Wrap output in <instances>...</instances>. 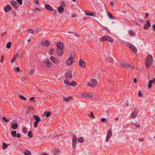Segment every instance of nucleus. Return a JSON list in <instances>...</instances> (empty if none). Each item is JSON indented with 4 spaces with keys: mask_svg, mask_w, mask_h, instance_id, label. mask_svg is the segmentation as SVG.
Segmentation results:
<instances>
[{
    "mask_svg": "<svg viewBox=\"0 0 155 155\" xmlns=\"http://www.w3.org/2000/svg\"><path fill=\"white\" fill-rule=\"evenodd\" d=\"M121 66H122L124 67L127 68L130 67V64L127 63L125 64H120Z\"/></svg>",
    "mask_w": 155,
    "mask_h": 155,
    "instance_id": "5701e85b",
    "label": "nucleus"
},
{
    "mask_svg": "<svg viewBox=\"0 0 155 155\" xmlns=\"http://www.w3.org/2000/svg\"><path fill=\"white\" fill-rule=\"evenodd\" d=\"M2 147L3 149L5 150L7 147L8 145L7 144L3 142L2 143Z\"/></svg>",
    "mask_w": 155,
    "mask_h": 155,
    "instance_id": "4c0bfd02",
    "label": "nucleus"
},
{
    "mask_svg": "<svg viewBox=\"0 0 155 155\" xmlns=\"http://www.w3.org/2000/svg\"><path fill=\"white\" fill-rule=\"evenodd\" d=\"M45 8L47 10L50 11H52L54 10V9L48 4H46L45 5Z\"/></svg>",
    "mask_w": 155,
    "mask_h": 155,
    "instance_id": "a211bd4d",
    "label": "nucleus"
},
{
    "mask_svg": "<svg viewBox=\"0 0 155 155\" xmlns=\"http://www.w3.org/2000/svg\"><path fill=\"white\" fill-rule=\"evenodd\" d=\"M28 31L31 34H33L34 32V31L32 29H29L28 30Z\"/></svg>",
    "mask_w": 155,
    "mask_h": 155,
    "instance_id": "a18cd8bd",
    "label": "nucleus"
},
{
    "mask_svg": "<svg viewBox=\"0 0 155 155\" xmlns=\"http://www.w3.org/2000/svg\"><path fill=\"white\" fill-rule=\"evenodd\" d=\"M39 121L35 120V121L34 123V126H37L38 124L39 123Z\"/></svg>",
    "mask_w": 155,
    "mask_h": 155,
    "instance_id": "8fccbe9b",
    "label": "nucleus"
},
{
    "mask_svg": "<svg viewBox=\"0 0 155 155\" xmlns=\"http://www.w3.org/2000/svg\"><path fill=\"white\" fill-rule=\"evenodd\" d=\"M51 61L56 64H57L58 62V61L56 59L54 56H51L50 58Z\"/></svg>",
    "mask_w": 155,
    "mask_h": 155,
    "instance_id": "dca6fc26",
    "label": "nucleus"
},
{
    "mask_svg": "<svg viewBox=\"0 0 155 155\" xmlns=\"http://www.w3.org/2000/svg\"><path fill=\"white\" fill-rule=\"evenodd\" d=\"M99 40L101 42H103L104 41H109L111 43L114 42L113 39L110 36L108 35H105L100 38Z\"/></svg>",
    "mask_w": 155,
    "mask_h": 155,
    "instance_id": "f03ea898",
    "label": "nucleus"
},
{
    "mask_svg": "<svg viewBox=\"0 0 155 155\" xmlns=\"http://www.w3.org/2000/svg\"><path fill=\"white\" fill-rule=\"evenodd\" d=\"M138 96L139 97H141L142 96V94L140 91H139L138 92Z\"/></svg>",
    "mask_w": 155,
    "mask_h": 155,
    "instance_id": "3c124183",
    "label": "nucleus"
},
{
    "mask_svg": "<svg viewBox=\"0 0 155 155\" xmlns=\"http://www.w3.org/2000/svg\"><path fill=\"white\" fill-rule=\"evenodd\" d=\"M35 97H31L30 98V100H34V101H35V102H36V101L35 99Z\"/></svg>",
    "mask_w": 155,
    "mask_h": 155,
    "instance_id": "13d9d810",
    "label": "nucleus"
},
{
    "mask_svg": "<svg viewBox=\"0 0 155 155\" xmlns=\"http://www.w3.org/2000/svg\"><path fill=\"white\" fill-rule=\"evenodd\" d=\"M66 79H70L72 77L71 71L69 70L67 71L65 74Z\"/></svg>",
    "mask_w": 155,
    "mask_h": 155,
    "instance_id": "0eeeda50",
    "label": "nucleus"
},
{
    "mask_svg": "<svg viewBox=\"0 0 155 155\" xmlns=\"http://www.w3.org/2000/svg\"><path fill=\"white\" fill-rule=\"evenodd\" d=\"M127 46L134 53L137 52V50L136 48L133 45L128 43L127 45Z\"/></svg>",
    "mask_w": 155,
    "mask_h": 155,
    "instance_id": "423d86ee",
    "label": "nucleus"
},
{
    "mask_svg": "<svg viewBox=\"0 0 155 155\" xmlns=\"http://www.w3.org/2000/svg\"><path fill=\"white\" fill-rule=\"evenodd\" d=\"M64 11V8L63 6H59L58 8V11L59 13L62 12Z\"/></svg>",
    "mask_w": 155,
    "mask_h": 155,
    "instance_id": "b1692460",
    "label": "nucleus"
},
{
    "mask_svg": "<svg viewBox=\"0 0 155 155\" xmlns=\"http://www.w3.org/2000/svg\"><path fill=\"white\" fill-rule=\"evenodd\" d=\"M69 85L70 86H75L76 85L77 83L74 81H73L70 82Z\"/></svg>",
    "mask_w": 155,
    "mask_h": 155,
    "instance_id": "cd10ccee",
    "label": "nucleus"
},
{
    "mask_svg": "<svg viewBox=\"0 0 155 155\" xmlns=\"http://www.w3.org/2000/svg\"><path fill=\"white\" fill-rule=\"evenodd\" d=\"M72 141H77V137L75 135H74L73 136V138H72Z\"/></svg>",
    "mask_w": 155,
    "mask_h": 155,
    "instance_id": "c03bdc74",
    "label": "nucleus"
},
{
    "mask_svg": "<svg viewBox=\"0 0 155 155\" xmlns=\"http://www.w3.org/2000/svg\"><path fill=\"white\" fill-rule=\"evenodd\" d=\"M35 3L36 4V5H38L39 2V1L38 0H34Z\"/></svg>",
    "mask_w": 155,
    "mask_h": 155,
    "instance_id": "4d7b16f0",
    "label": "nucleus"
},
{
    "mask_svg": "<svg viewBox=\"0 0 155 155\" xmlns=\"http://www.w3.org/2000/svg\"><path fill=\"white\" fill-rule=\"evenodd\" d=\"M112 135V132L111 130H107V134L106 137V142H108Z\"/></svg>",
    "mask_w": 155,
    "mask_h": 155,
    "instance_id": "6e6552de",
    "label": "nucleus"
},
{
    "mask_svg": "<svg viewBox=\"0 0 155 155\" xmlns=\"http://www.w3.org/2000/svg\"><path fill=\"white\" fill-rule=\"evenodd\" d=\"M54 51V50L53 48L51 49V50L49 51L48 52L49 54L50 55H52L53 54L52 53Z\"/></svg>",
    "mask_w": 155,
    "mask_h": 155,
    "instance_id": "37998d69",
    "label": "nucleus"
},
{
    "mask_svg": "<svg viewBox=\"0 0 155 155\" xmlns=\"http://www.w3.org/2000/svg\"><path fill=\"white\" fill-rule=\"evenodd\" d=\"M19 97L21 99L25 101L27 100V98L22 95H20L19 96Z\"/></svg>",
    "mask_w": 155,
    "mask_h": 155,
    "instance_id": "e433bc0d",
    "label": "nucleus"
},
{
    "mask_svg": "<svg viewBox=\"0 0 155 155\" xmlns=\"http://www.w3.org/2000/svg\"><path fill=\"white\" fill-rule=\"evenodd\" d=\"M28 131V129L26 127H24L23 128V131L24 134L26 133Z\"/></svg>",
    "mask_w": 155,
    "mask_h": 155,
    "instance_id": "58836bf2",
    "label": "nucleus"
},
{
    "mask_svg": "<svg viewBox=\"0 0 155 155\" xmlns=\"http://www.w3.org/2000/svg\"><path fill=\"white\" fill-rule=\"evenodd\" d=\"M129 35L132 36H134L135 34L134 32L131 30H130L129 31Z\"/></svg>",
    "mask_w": 155,
    "mask_h": 155,
    "instance_id": "7c9ffc66",
    "label": "nucleus"
},
{
    "mask_svg": "<svg viewBox=\"0 0 155 155\" xmlns=\"http://www.w3.org/2000/svg\"><path fill=\"white\" fill-rule=\"evenodd\" d=\"M3 60H4V56L3 55H2L1 57V59L0 60L1 62L2 63L3 61Z\"/></svg>",
    "mask_w": 155,
    "mask_h": 155,
    "instance_id": "5fc2aeb1",
    "label": "nucleus"
},
{
    "mask_svg": "<svg viewBox=\"0 0 155 155\" xmlns=\"http://www.w3.org/2000/svg\"><path fill=\"white\" fill-rule=\"evenodd\" d=\"M78 141L80 143H83L84 141V140L83 137H80L78 139Z\"/></svg>",
    "mask_w": 155,
    "mask_h": 155,
    "instance_id": "72a5a7b5",
    "label": "nucleus"
},
{
    "mask_svg": "<svg viewBox=\"0 0 155 155\" xmlns=\"http://www.w3.org/2000/svg\"><path fill=\"white\" fill-rule=\"evenodd\" d=\"M26 80V78L25 77V76H23L22 78H21V80L22 81H25Z\"/></svg>",
    "mask_w": 155,
    "mask_h": 155,
    "instance_id": "864d4df0",
    "label": "nucleus"
},
{
    "mask_svg": "<svg viewBox=\"0 0 155 155\" xmlns=\"http://www.w3.org/2000/svg\"><path fill=\"white\" fill-rule=\"evenodd\" d=\"M15 70L17 72H19L20 71V69L19 67H16L15 69Z\"/></svg>",
    "mask_w": 155,
    "mask_h": 155,
    "instance_id": "de8ad7c7",
    "label": "nucleus"
},
{
    "mask_svg": "<svg viewBox=\"0 0 155 155\" xmlns=\"http://www.w3.org/2000/svg\"><path fill=\"white\" fill-rule=\"evenodd\" d=\"M28 110H33V108L30 106L28 107Z\"/></svg>",
    "mask_w": 155,
    "mask_h": 155,
    "instance_id": "338daca9",
    "label": "nucleus"
},
{
    "mask_svg": "<svg viewBox=\"0 0 155 155\" xmlns=\"http://www.w3.org/2000/svg\"><path fill=\"white\" fill-rule=\"evenodd\" d=\"M107 15L108 17L111 19H113L114 18V17L113 16L112 14L108 12H107Z\"/></svg>",
    "mask_w": 155,
    "mask_h": 155,
    "instance_id": "473e14b6",
    "label": "nucleus"
},
{
    "mask_svg": "<svg viewBox=\"0 0 155 155\" xmlns=\"http://www.w3.org/2000/svg\"><path fill=\"white\" fill-rule=\"evenodd\" d=\"M43 64L44 66H46L48 68H51L52 67V64L49 61L47 58L44 59L43 62Z\"/></svg>",
    "mask_w": 155,
    "mask_h": 155,
    "instance_id": "39448f33",
    "label": "nucleus"
},
{
    "mask_svg": "<svg viewBox=\"0 0 155 155\" xmlns=\"http://www.w3.org/2000/svg\"><path fill=\"white\" fill-rule=\"evenodd\" d=\"M11 9L12 7L9 5H6L4 9V11L6 12H8V11L11 10Z\"/></svg>",
    "mask_w": 155,
    "mask_h": 155,
    "instance_id": "f3484780",
    "label": "nucleus"
},
{
    "mask_svg": "<svg viewBox=\"0 0 155 155\" xmlns=\"http://www.w3.org/2000/svg\"><path fill=\"white\" fill-rule=\"evenodd\" d=\"M16 59L15 58H14V57H13V58H12V61H11V62L12 63H13L14 61H15V60H16Z\"/></svg>",
    "mask_w": 155,
    "mask_h": 155,
    "instance_id": "052dcab7",
    "label": "nucleus"
},
{
    "mask_svg": "<svg viewBox=\"0 0 155 155\" xmlns=\"http://www.w3.org/2000/svg\"><path fill=\"white\" fill-rule=\"evenodd\" d=\"M75 54L74 52H71L70 54L71 57L67 60L66 63L68 65H71L73 63V60L74 58Z\"/></svg>",
    "mask_w": 155,
    "mask_h": 155,
    "instance_id": "7ed1b4c3",
    "label": "nucleus"
},
{
    "mask_svg": "<svg viewBox=\"0 0 155 155\" xmlns=\"http://www.w3.org/2000/svg\"><path fill=\"white\" fill-rule=\"evenodd\" d=\"M73 98L71 96H69L68 97H63V101H65L66 102H68L71 101V100Z\"/></svg>",
    "mask_w": 155,
    "mask_h": 155,
    "instance_id": "aec40b11",
    "label": "nucleus"
},
{
    "mask_svg": "<svg viewBox=\"0 0 155 155\" xmlns=\"http://www.w3.org/2000/svg\"><path fill=\"white\" fill-rule=\"evenodd\" d=\"M10 4L13 7L16 9H17L19 7L18 4L15 1L13 0H11L10 1Z\"/></svg>",
    "mask_w": 155,
    "mask_h": 155,
    "instance_id": "9b49d317",
    "label": "nucleus"
},
{
    "mask_svg": "<svg viewBox=\"0 0 155 155\" xmlns=\"http://www.w3.org/2000/svg\"><path fill=\"white\" fill-rule=\"evenodd\" d=\"M41 45L42 46H45L47 47H48L50 45V42L46 40L45 41L41 42Z\"/></svg>",
    "mask_w": 155,
    "mask_h": 155,
    "instance_id": "4468645a",
    "label": "nucleus"
},
{
    "mask_svg": "<svg viewBox=\"0 0 155 155\" xmlns=\"http://www.w3.org/2000/svg\"><path fill=\"white\" fill-rule=\"evenodd\" d=\"M87 94L82 93L81 94V95L82 97H87Z\"/></svg>",
    "mask_w": 155,
    "mask_h": 155,
    "instance_id": "49530a36",
    "label": "nucleus"
},
{
    "mask_svg": "<svg viewBox=\"0 0 155 155\" xmlns=\"http://www.w3.org/2000/svg\"><path fill=\"white\" fill-rule=\"evenodd\" d=\"M106 61L110 63H112L113 62V59L112 58L110 57L107 58Z\"/></svg>",
    "mask_w": 155,
    "mask_h": 155,
    "instance_id": "4be33fe9",
    "label": "nucleus"
},
{
    "mask_svg": "<svg viewBox=\"0 0 155 155\" xmlns=\"http://www.w3.org/2000/svg\"><path fill=\"white\" fill-rule=\"evenodd\" d=\"M17 119H16L12 121L10 123L12 124L11 126H18V124L17 123Z\"/></svg>",
    "mask_w": 155,
    "mask_h": 155,
    "instance_id": "412c9836",
    "label": "nucleus"
},
{
    "mask_svg": "<svg viewBox=\"0 0 155 155\" xmlns=\"http://www.w3.org/2000/svg\"><path fill=\"white\" fill-rule=\"evenodd\" d=\"M146 23V24L144 26V28L145 30L147 29L148 28L150 27L151 26V24L149 20H147Z\"/></svg>",
    "mask_w": 155,
    "mask_h": 155,
    "instance_id": "2eb2a0df",
    "label": "nucleus"
},
{
    "mask_svg": "<svg viewBox=\"0 0 155 155\" xmlns=\"http://www.w3.org/2000/svg\"><path fill=\"white\" fill-rule=\"evenodd\" d=\"M101 121L104 122L106 120L105 118H103L101 119Z\"/></svg>",
    "mask_w": 155,
    "mask_h": 155,
    "instance_id": "e2e57ef3",
    "label": "nucleus"
},
{
    "mask_svg": "<svg viewBox=\"0 0 155 155\" xmlns=\"http://www.w3.org/2000/svg\"><path fill=\"white\" fill-rule=\"evenodd\" d=\"M153 30L154 31H155V24H153L152 25Z\"/></svg>",
    "mask_w": 155,
    "mask_h": 155,
    "instance_id": "69168bd1",
    "label": "nucleus"
},
{
    "mask_svg": "<svg viewBox=\"0 0 155 155\" xmlns=\"http://www.w3.org/2000/svg\"><path fill=\"white\" fill-rule=\"evenodd\" d=\"M90 117H92L93 118H95V117L94 115L93 114L92 112H91Z\"/></svg>",
    "mask_w": 155,
    "mask_h": 155,
    "instance_id": "603ef678",
    "label": "nucleus"
},
{
    "mask_svg": "<svg viewBox=\"0 0 155 155\" xmlns=\"http://www.w3.org/2000/svg\"><path fill=\"white\" fill-rule=\"evenodd\" d=\"M138 113V110L137 108H136L134 111L131 114V116L132 118L134 119L135 118L137 115Z\"/></svg>",
    "mask_w": 155,
    "mask_h": 155,
    "instance_id": "9d476101",
    "label": "nucleus"
},
{
    "mask_svg": "<svg viewBox=\"0 0 155 155\" xmlns=\"http://www.w3.org/2000/svg\"><path fill=\"white\" fill-rule=\"evenodd\" d=\"M51 114V111L47 112L46 111L43 114L45 115L46 117H48L50 116Z\"/></svg>",
    "mask_w": 155,
    "mask_h": 155,
    "instance_id": "393cba45",
    "label": "nucleus"
},
{
    "mask_svg": "<svg viewBox=\"0 0 155 155\" xmlns=\"http://www.w3.org/2000/svg\"><path fill=\"white\" fill-rule=\"evenodd\" d=\"M60 151L59 149H55L54 150V154L55 155H58L59 154Z\"/></svg>",
    "mask_w": 155,
    "mask_h": 155,
    "instance_id": "f704fd0d",
    "label": "nucleus"
},
{
    "mask_svg": "<svg viewBox=\"0 0 155 155\" xmlns=\"http://www.w3.org/2000/svg\"><path fill=\"white\" fill-rule=\"evenodd\" d=\"M33 117L36 120H37L39 121H41V120L39 117L36 115H34L33 116Z\"/></svg>",
    "mask_w": 155,
    "mask_h": 155,
    "instance_id": "bb28decb",
    "label": "nucleus"
},
{
    "mask_svg": "<svg viewBox=\"0 0 155 155\" xmlns=\"http://www.w3.org/2000/svg\"><path fill=\"white\" fill-rule=\"evenodd\" d=\"M89 16H91L92 17H95L96 16V14L94 12H91L90 13V14H87Z\"/></svg>",
    "mask_w": 155,
    "mask_h": 155,
    "instance_id": "ea45409f",
    "label": "nucleus"
},
{
    "mask_svg": "<svg viewBox=\"0 0 155 155\" xmlns=\"http://www.w3.org/2000/svg\"><path fill=\"white\" fill-rule=\"evenodd\" d=\"M103 29L104 30H106L108 32H110V31H109V30L107 28V27H104V28H103Z\"/></svg>",
    "mask_w": 155,
    "mask_h": 155,
    "instance_id": "0e129e2a",
    "label": "nucleus"
},
{
    "mask_svg": "<svg viewBox=\"0 0 155 155\" xmlns=\"http://www.w3.org/2000/svg\"><path fill=\"white\" fill-rule=\"evenodd\" d=\"M34 70L33 69H31L30 70L29 74L30 75L33 74L34 73Z\"/></svg>",
    "mask_w": 155,
    "mask_h": 155,
    "instance_id": "6e6d98bb",
    "label": "nucleus"
},
{
    "mask_svg": "<svg viewBox=\"0 0 155 155\" xmlns=\"http://www.w3.org/2000/svg\"><path fill=\"white\" fill-rule=\"evenodd\" d=\"M57 54L58 56H61L64 54L63 49L57 50Z\"/></svg>",
    "mask_w": 155,
    "mask_h": 155,
    "instance_id": "6ab92c4d",
    "label": "nucleus"
},
{
    "mask_svg": "<svg viewBox=\"0 0 155 155\" xmlns=\"http://www.w3.org/2000/svg\"><path fill=\"white\" fill-rule=\"evenodd\" d=\"M11 134L14 137H15L16 135V131L15 130L12 131L11 133Z\"/></svg>",
    "mask_w": 155,
    "mask_h": 155,
    "instance_id": "c756f323",
    "label": "nucleus"
},
{
    "mask_svg": "<svg viewBox=\"0 0 155 155\" xmlns=\"http://www.w3.org/2000/svg\"><path fill=\"white\" fill-rule=\"evenodd\" d=\"M90 81L91 83L88 82L87 85L92 88L95 87L97 84V81L95 79H91Z\"/></svg>",
    "mask_w": 155,
    "mask_h": 155,
    "instance_id": "20e7f679",
    "label": "nucleus"
},
{
    "mask_svg": "<svg viewBox=\"0 0 155 155\" xmlns=\"http://www.w3.org/2000/svg\"><path fill=\"white\" fill-rule=\"evenodd\" d=\"M64 83L65 84L67 85L70 86L69 85L70 84V82L69 81L67 80H65L64 81Z\"/></svg>",
    "mask_w": 155,
    "mask_h": 155,
    "instance_id": "2f4dec72",
    "label": "nucleus"
},
{
    "mask_svg": "<svg viewBox=\"0 0 155 155\" xmlns=\"http://www.w3.org/2000/svg\"><path fill=\"white\" fill-rule=\"evenodd\" d=\"M2 120L3 121L6 122H8L9 120L7 119L5 117H3L2 118Z\"/></svg>",
    "mask_w": 155,
    "mask_h": 155,
    "instance_id": "a19ab883",
    "label": "nucleus"
},
{
    "mask_svg": "<svg viewBox=\"0 0 155 155\" xmlns=\"http://www.w3.org/2000/svg\"><path fill=\"white\" fill-rule=\"evenodd\" d=\"M18 55H19L18 53H17L15 54V55L13 56V57H14V58L16 59L18 57Z\"/></svg>",
    "mask_w": 155,
    "mask_h": 155,
    "instance_id": "bf43d9fd",
    "label": "nucleus"
},
{
    "mask_svg": "<svg viewBox=\"0 0 155 155\" xmlns=\"http://www.w3.org/2000/svg\"><path fill=\"white\" fill-rule=\"evenodd\" d=\"M57 50H62L64 49V44L61 42H58L57 44Z\"/></svg>",
    "mask_w": 155,
    "mask_h": 155,
    "instance_id": "f8f14e48",
    "label": "nucleus"
},
{
    "mask_svg": "<svg viewBox=\"0 0 155 155\" xmlns=\"http://www.w3.org/2000/svg\"><path fill=\"white\" fill-rule=\"evenodd\" d=\"M153 61L152 56L151 55H148L145 60V65L147 68H149L151 66Z\"/></svg>",
    "mask_w": 155,
    "mask_h": 155,
    "instance_id": "f257e3e1",
    "label": "nucleus"
},
{
    "mask_svg": "<svg viewBox=\"0 0 155 155\" xmlns=\"http://www.w3.org/2000/svg\"><path fill=\"white\" fill-rule=\"evenodd\" d=\"M28 136L30 138H32L33 137V135L31 131H29L28 133Z\"/></svg>",
    "mask_w": 155,
    "mask_h": 155,
    "instance_id": "79ce46f5",
    "label": "nucleus"
},
{
    "mask_svg": "<svg viewBox=\"0 0 155 155\" xmlns=\"http://www.w3.org/2000/svg\"><path fill=\"white\" fill-rule=\"evenodd\" d=\"M155 84V78H153V80H150L148 82V88L149 89H150L152 87V84Z\"/></svg>",
    "mask_w": 155,
    "mask_h": 155,
    "instance_id": "ddd939ff",
    "label": "nucleus"
},
{
    "mask_svg": "<svg viewBox=\"0 0 155 155\" xmlns=\"http://www.w3.org/2000/svg\"><path fill=\"white\" fill-rule=\"evenodd\" d=\"M12 45V43L11 42H8L7 44L6 48L8 49L10 48Z\"/></svg>",
    "mask_w": 155,
    "mask_h": 155,
    "instance_id": "c9c22d12",
    "label": "nucleus"
},
{
    "mask_svg": "<svg viewBox=\"0 0 155 155\" xmlns=\"http://www.w3.org/2000/svg\"><path fill=\"white\" fill-rule=\"evenodd\" d=\"M90 11H85V14H86V15H87V14H90Z\"/></svg>",
    "mask_w": 155,
    "mask_h": 155,
    "instance_id": "680f3d73",
    "label": "nucleus"
},
{
    "mask_svg": "<svg viewBox=\"0 0 155 155\" xmlns=\"http://www.w3.org/2000/svg\"><path fill=\"white\" fill-rule=\"evenodd\" d=\"M148 15H149L148 13H145V16L144 17L145 19H146L147 18Z\"/></svg>",
    "mask_w": 155,
    "mask_h": 155,
    "instance_id": "774afa93",
    "label": "nucleus"
},
{
    "mask_svg": "<svg viewBox=\"0 0 155 155\" xmlns=\"http://www.w3.org/2000/svg\"><path fill=\"white\" fill-rule=\"evenodd\" d=\"M77 143V141H72V147L73 149L76 147V145Z\"/></svg>",
    "mask_w": 155,
    "mask_h": 155,
    "instance_id": "c85d7f7f",
    "label": "nucleus"
},
{
    "mask_svg": "<svg viewBox=\"0 0 155 155\" xmlns=\"http://www.w3.org/2000/svg\"><path fill=\"white\" fill-rule=\"evenodd\" d=\"M79 67L85 68L86 66V63L83 60L80 59L79 61Z\"/></svg>",
    "mask_w": 155,
    "mask_h": 155,
    "instance_id": "1a4fd4ad",
    "label": "nucleus"
},
{
    "mask_svg": "<svg viewBox=\"0 0 155 155\" xmlns=\"http://www.w3.org/2000/svg\"><path fill=\"white\" fill-rule=\"evenodd\" d=\"M24 153L25 155H31V152L28 150H25Z\"/></svg>",
    "mask_w": 155,
    "mask_h": 155,
    "instance_id": "a878e982",
    "label": "nucleus"
},
{
    "mask_svg": "<svg viewBox=\"0 0 155 155\" xmlns=\"http://www.w3.org/2000/svg\"><path fill=\"white\" fill-rule=\"evenodd\" d=\"M17 2L20 5H22V0H17Z\"/></svg>",
    "mask_w": 155,
    "mask_h": 155,
    "instance_id": "09e8293b",
    "label": "nucleus"
}]
</instances>
